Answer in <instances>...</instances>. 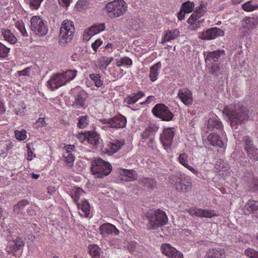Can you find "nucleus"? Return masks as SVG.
I'll return each instance as SVG.
<instances>
[{"label":"nucleus","instance_id":"nucleus-1","mask_svg":"<svg viewBox=\"0 0 258 258\" xmlns=\"http://www.w3.org/2000/svg\"><path fill=\"white\" fill-rule=\"evenodd\" d=\"M203 55L206 68L210 74L221 80L228 78V72L224 65L221 64V60L226 55L224 50L204 51Z\"/></svg>","mask_w":258,"mask_h":258},{"label":"nucleus","instance_id":"nucleus-2","mask_svg":"<svg viewBox=\"0 0 258 258\" xmlns=\"http://www.w3.org/2000/svg\"><path fill=\"white\" fill-rule=\"evenodd\" d=\"M222 113L229 119L232 129L236 130L244 125L249 118V109L243 103L231 104L225 106Z\"/></svg>","mask_w":258,"mask_h":258},{"label":"nucleus","instance_id":"nucleus-3","mask_svg":"<svg viewBox=\"0 0 258 258\" xmlns=\"http://www.w3.org/2000/svg\"><path fill=\"white\" fill-rule=\"evenodd\" d=\"M166 213L159 209H150L145 214L144 220L147 221L148 229H156L162 227L168 222Z\"/></svg>","mask_w":258,"mask_h":258},{"label":"nucleus","instance_id":"nucleus-4","mask_svg":"<svg viewBox=\"0 0 258 258\" xmlns=\"http://www.w3.org/2000/svg\"><path fill=\"white\" fill-rule=\"evenodd\" d=\"M69 94L72 97V106L75 109H86L88 94L82 87L78 86L71 89Z\"/></svg>","mask_w":258,"mask_h":258},{"label":"nucleus","instance_id":"nucleus-5","mask_svg":"<svg viewBox=\"0 0 258 258\" xmlns=\"http://www.w3.org/2000/svg\"><path fill=\"white\" fill-rule=\"evenodd\" d=\"M111 165L100 158L91 161V170L96 178H101L108 175L112 170Z\"/></svg>","mask_w":258,"mask_h":258},{"label":"nucleus","instance_id":"nucleus-6","mask_svg":"<svg viewBox=\"0 0 258 258\" xmlns=\"http://www.w3.org/2000/svg\"><path fill=\"white\" fill-rule=\"evenodd\" d=\"M127 6L124 0H114L106 5L105 10L108 16L114 19L122 16L127 11Z\"/></svg>","mask_w":258,"mask_h":258},{"label":"nucleus","instance_id":"nucleus-7","mask_svg":"<svg viewBox=\"0 0 258 258\" xmlns=\"http://www.w3.org/2000/svg\"><path fill=\"white\" fill-rule=\"evenodd\" d=\"M74 23L68 20H63L60 28L59 42L68 43L73 39L75 32Z\"/></svg>","mask_w":258,"mask_h":258},{"label":"nucleus","instance_id":"nucleus-8","mask_svg":"<svg viewBox=\"0 0 258 258\" xmlns=\"http://www.w3.org/2000/svg\"><path fill=\"white\" fill-rule=\"evenodd\" d=\"M30 29L34 34L40 37L46 36L48 32L46 21L39 16H34L30 19Z\"/></svg>","mask_w":258,"mask_h":258},{"label":"nucleus","instance_id":"nucleus-9","mask_svg":"<svg viewBox=\"0 0 258 258\" xmlns=\"http://www.w3.org/2000/svg\"><path fill=\"white\" fill-rule=\"evenodd\" d=\"M99 121L102 124H106L108 127L116 130L123 128L127 124L126 117L120 113L109 118L100 119Z\"/></svg>","mask_w":258,"mask_h":258},{"label":"nucleus","instance_id":"nucleus-10","mask_svg":"<svg viewBox=\"0 0 258 258\" xmlns=\"http://www.w3.org/2000/svg\"><path fill=\"white\" fill-rule=\"evenodd\" d=\"M152 113L155 117L165 121L171 120L174 117V114L169 110L168 107L163 103L155 105L152 109Z\"/></svg>","mask_w":258,"mask_h":258},{"label":"nucleus","instance_id":"nucleus-11","mask_svg":"<svg viewBox=\"0 0 258 258\" xmlns=\"http://www.w3.org/2000/svg\"><path fill=\"white\" fill-rule=\"evenodd\" d=\"M8 241L6 250L9 254H15L17 251L22 249L25 246V242L23 238L20 236H13L12 234L7 236Z\"/></svg>","mask_w":258,"mask_h":258},{"label":"nucleus","instance_id":"nucleus-12","mask_svg":"<svg viewBox=\"0 0 258 258\" xmlns=\"http://www.w3.org/2000/svg\"><path fill=\"white\" fill-rule=\"evenodd\" d=\"M175 187L180 192L185 193L191 188L192 182L190 177L185 174L177 175L175 176Z\"/></svg>","mask_w":258,"mask_h":258},{"label":"nucleus","instance_id":"nucleus-13","mask_svg":"<svg viewBox=\"0 0 258 258\" xmlns=\"http://www.w3.org/2000/svg\"><path fill=\"white\" fill-rule=\"evenodd\" d=\"M175 132L176 128L175 127H168L164 128L160 134V142L166 150H171Z\"/></svg>","mask_w":258,"mask_h":258},{"label":"nucleus","instance_id":"nucleus-14","mask_svg":"<svg viewBox=\"0 0 258 258\" xmlns=\"http://www.w3.org/2000/svg\"><path fill=\"white\" fill-rule=\"evenodd\" d=\"M66 84H67L61 73L54 74L47 82V86L51 91L56 90Z\"/></svg>","mask_w":258,"mask_h":258},{"label":"nucleus","instance_id":"nucleus-15","mask_svg":"<svg viewBox=\"0 0 258 258\" xmlns=\"http://www.w3.org/2000/svg\"><path fill=\"white\" fill-rule=\"evenodd\" d=\"M225 34L224 31L221 29L217 27H212L203 31L200 36L202 40H212L219 36H223Z\"/></svg>","mask_w":258,"mask_h":258},{"label":"nucleus","instance_id":"nucleus-16","mask_svg":"<svg viewBox=\"0 0 258 258\" xmlns=\"http://www.w3.org/2000/svg\"><path fill=\"white\" fill-rule=\"evenodd\" d=\"M188 213L190 215H194L199 218H211L219 216V214L214 210L202 209L201 208L191 209Z\"/></svg>","mask_w":258,"mask_h":258},{"label":"nucleus","instance_id":"nucleus-17","mask_svg":"<svg viewBox=\"0 0 258 258\" xmlns=\"http://www.w3.org/2000/svg\"><path fill=\"white\" fill-rule=\"evenodd\" d=\"M161 250L169 258H183V254L169 243L162 244Z\"/></svg>","mask_w":258,"mask_h":258},{"label":"nucleus","instance_id":"nucleus-18","mask_svg":"<svg viewBox=\"0 0 258 258\" xmlns=\"http://www.w3.org/2000/svg\"><path fill=\"white\" fill-rule=\"evenodd\" d=\"M124 144L125 142L123 140H112V141L107 142L105 149L106 153L111 155L118 151Z\"/></svg>","mask_w":258,"mask_h":258},{"label":"nucleus","instance_id":"nucleus-19","mask_svg":"<svg viewBox=\"0 0 258 258\" xmlns=\"http://www.w3.org/2000/svg\"><path fill=\"white\" fill-rule=\"evenodd\" d=\"M145 96V93L138 90L136 92H132L130 95H127L124 98L123 103L128 105H132L137 102L140 99Z\"/></svg>","mask_w":258,"mask_h":258},{"label":"nucleus","instance_id":"nucleus-20","mask_svg":"<svg viewBox=\"0 0 258 258\" xmlns=\"http://www.w3.org/2000/svg\"><path fill=\"white\" fill-rule=\"evenodd\" d=\"M99 230L100 233L103 237L107 236L109 234L118 235L119 234V231L116 227L109 223H104L101 225Z\"/></svg>","mask_w":258,"mask_h":258},{"label":"nucleus","instance_id":"nucleus-21","mask_svg":"<svg viewBox=\"0 0 258 258\" xmlns=\"http://www.w3.org/2000/svg\"><path fill=\"white\" fill-rule=\"evenodd\" d=\"M207 142L208 144L216 147L225 150L226 147V144L224 143L220 137L215 133L210 134L208 138Z\"/></svg>","mask_w":258,"mask_h":258},{"label":"nucleus","instance_id":"nucleus-22","mask_svg":"<svg viewBox=\"0 0 258 258\" xmlns=\"http://www.w3.org/2000/svg\"><path fill=\"white\" fill-rule=\"evenodd\" d=\"M105 29V24L104 23L94 24L85 31L84 37L86 40H89L91 36L99 33L104 31Z\"/></svg>","mask_w":258,"mask_h":258},{"label":"nucleus","instance_id":"nucleus-23","mask_svg":"<svg viewBox=\"0 0 258 258\" xmlns=\"http://www.w3.org/2000/svg\"><path fill=\"white\" fill-rule=\"evenodd\" d=\"M177 161L185 168L189 170L194 175L198 176V171L194 167L189 165V158L185 153H182L179 154Z\"/></svg>","mask_w":258,"mask_h":258},{"label":"nucleus","instance_id":"nucleus-24","mask_svg":"<svg viewBox=\"0 0 258 258\" xmlns=\"http://www.w3.org/2000/svg\"><path fill=\"white\" fill-rule=\"evenodd\" d=\"M180 100L186 105H191L192 103L191 92L187 88L180 89L177 94Z\"/></svg>","mask_w":258,"mask_h":258},{"label":"nucleus","instance_id":"nucleus-25","mask_svg":"<svg viewBox=\"0 0 258 258\" xmlns=\"http://www.w3.org/2000/svg\"><path fill=\"white\" fill-rule=\"evenodd\" d=\"M121 178L125 181H133L137 179L138 174L133 169H121L119 171Z\"/></svg>","mask_w":258,"mask_h":258},{"label":"nucleus","instance_id":"nucleus-26","mask_svg":"<svg viewBox=\"0 0 258 258\" xmlns=\"http://www.w3.org/2000/svg\"><path fill=\"white\" fill-rule=\"evenodd\" d=\"M225 250L221 247H214L209 249L206 253L205 258H225Z\"/></svg>","mask_w":258,"mask_h":258},{"label":"nucleus","instance_id":"nucleus-27","mask_svg":"<svg viewBox=\"0 0 258 258\" xmlns=\"http://www.w3.org/2000/svg\"><path fill=\"white\" fill-rule=\"evenodd\" d=\"M207 126L209 131L221 130L223 127L221 121L217 116L209 118Z\"/></svg>","mask_w":258,"mask_h":258},{"label":"nucleus","instance_id":"nucleus-28","mask_svg":"<svg viewBox=\"0 0 258 258\" xmlns=\"http://www.w3.org/2000/svg\"><path fill=\"white\" fill-rule=\"evenodd\" d=\"M161 67L162 64L160 61L157 62L150 67L149 78L151 81L153 82L157 80Z\"/></svg>","mask_w":258,"mask_h":258},{"label":"nucleus","instance_id":"nucleus-29","mask_svg":"<svg viewBox=\"0 0 258 258\" xmlns=\"http://www.w3.org/2000/svg\"><path fill=\"white\" fill-rule=\"evenodd\" d=\"M87 142L89 144L93 145L94 147H97L99 144V135L96 132H87Z\"/></svg>","mask_w":258,"mask_h":258},{"label":"nucleus","instance_id":"nucleus-30","mask_svg":"<svg viewBox=\"0 0 258 258\" xmlns=\"http://www.w3.org/2000/svg\"><path fill=\"white\" fill-rule=\"evenodd\" d=\"M2 34L5 40L7 41L12 44L16 43L17 41V38L12 33L10 30L3 29Z\"/></svg>","mask_w":258,"mask_h":258},{"label":"nucleus","instance_id":"nucleus-31","mask_svg":"<svg viewBox=\"0 0 258 258\" xmlns=\"http://www.w3.org/2000/svg\"><path fill=\"white\" fill-rule=\"evenodd\" d=\"M67 84L73 80L76 77L78 71L76 70H67L61 73Z\"/></svg>","mask_w":258,"mask_h":258},{"label":"nucleus","instance_id":"nucleus-32","mask_svg":"<svg viewBox=\"0 0 258 258\" xmlns=\"http://www.w3.org/2000/svg\"><path fill=\"white\" fill-rule=\"evenodd\" d=\"M88 248L89 252L92 258H100L101 248L97 244H90Z\"/></svg>","mask_w":258,"mask_h":258},{"label":"nucleus","instance_id":"nucleus-33","mask_svg":"<svg viewBox=\"0 0 258 258\" xmlns=\"http://www.w3.org/2000/svg\"><path fill=\"white\" fill-rule=\"evenodd\" d=\"M141 182L143 185L147 188L154 189L157 185L156 181L152 178H143Z\"/></svg>","mask_w":258,"mask_h":258},{"label":"nucleus","instance_id":"nucleus-34","mask_svg":"<svg viewBox=\"0 0 258 258\" xmlns=\"http://www.w3.org/2000/svg\"><path fill=\"white\" fill-rule=\"evenodd\" d=\"M242 143L243 146V149L245 152L248 150L255 147L252 139L248 136H245L242 137Z\"/></svg>","mask_w":258,"mask_h":258},{"label":"nucleus","instance_id":"nucleus-35","mask_svg":"<svg viewBox=\"0 0 258 258\" xmlns=\"http://www.w3.org/2000/svg\"><path fill=\"white\" fill-rule=\"evenodd\" d=\"M179 31L176 29L171 31H167L164 37L163 41H170L175 39L179 36Z\"/></svg>","mask_w":258,"mask_h":258},{"label":"nucleus","instance_id":"nucleus-36","mask_svg":"<svg viewBox=\"0 0 258 258\" xmlns=\"http://www.w3.org/2000/svg\"><path fill=\"white\" fill-rule=\"evenodd\" d=\"M28 200L24 199L19 201L17 204L14 206V212L16 213H22L25 207L29 205Z\"/></svg>","mask_w":258,"mask_h":258},{"label":"nucleus","instance_id":"nucleus-37","mask_svg":"<svg viewBox=\"0 0 258 258\" xmlns=\"http://www.w3.org/2000/svg\"><path fill=\"white\" fill-rule=\"evenodd\" d=\"M258 207V201L253 200H249L245 206V209L253 215L255 214V211Z\"/></svg>","mask_w":258,"mask_h":258},{"label":"nucleus","instance_id":"nucleus-38","mask_svg":"<svg viewBox=\"0 0 258 258\" xmlns=\"http://www.w3.org/2000/svg\"><path fill=\"white\" fill-rule=\"evenodd\" d=\"M247 157L253 162L258 161V149L255 146L246 152Z\"/></svg>","mask_w":258,"mask_h":258},{"label":"nucleus","instance_id":"nucleus-39","mask_svg":"<svg viewBox=\"0 0 258 258\" xmlns=\"http://www.w3.org/2000/svg\"><path fill=\"white\" fill-rule=\"evenodd\" d=\"M89 117L88 115L80 116L78 118V122L77 123V126L79 128L84 129L87 127L89 125Z\"/></svg>","mask_w":258,"mask_h":258},{"label":"nucleus","instance_id":"nucleus-40","mask_svg":"<svg viewBox=\"0 0 258 258\" xmlns=\"http://www.w3.org/2000/svg\"><path fill=\"white\" fill-rule=\"evenodd\" d=\"M195 5L194 2L187 1L181 4V9L184 13H190L194 10Z\"/></svg>","mask_w":258,"mask_h":258},{"label":"nucleus","instance_id":"nucleus-41","mask_svg":"<svg viewBox=\"0 0 258 258\" xmlns=\"http://www.w3.org/2000/svg\"><path fill=\"white\" fill-rule=\"evenodd\" d=\"M84 213V216L88 217L90 214V204L88 201L84 200L82 201L81 204L78 206Z\"/></svg>","mask_w":258,"mask_h":258},{"label":"nucleus","instance_id":"nucleus-42","mask_svg":"<svg viewBox=\"0 0 258 258\" xmlns=\"http://www.w3.org/2000/svg\"><path fill=\"white\" fill-rule=\"evenodd\" d=\"M44 0H24V2L26 4L28 5L31 10H38L41 3Z\"/></svg>","mask_w":258,"mask_h":258},{"label":"nucleus","instance_id":"nucleus-43","mask_svg":"<svg viewBox=\"0 0 258 258\" xmlns=\"http://www.w3.org/2000/svg\"><path fill=\"white\" fill-rule=\"evenodd\" d=\"M90 79L94 82L95 85L99 88L101 87L103 84V81L101 80V77L99 74H92L89 75Z\"/></svg>","mask_w":258,"mask_h":258},{"label":"nucleus","instance_id":"nucleus-44","mask_svg":"<svg viewBox=\"0 0 258 258\" xmlns=\"http://www.w3.org/2000/svg\"><path fill=\"white\" fill-rule=\"evenodd\" d=\"M64 158V161L70 167H72L73 165L75 159V156L72 153H64L63 155Z\"/></svg>","mask_w":258,"mask_h":258},{"label":"nucleus","instance_id":"nucleus-45","mask_svg":"<svg viewBox=\"0 0 258 258\" xmlns=\"http://www.w3.org/2000/svg\"><path fill=\"white\" fill-rule=\"evenodd\" d=\"M10 51V48L7 47L5 45L0 42V58H5L7 57Z\"/></svg>","mask_w":258,"mask_h":258},{"label":"nucleus","instance_id":"nucleus-46","mask_svg":"<svg viewBox=\"0 0 258 258\" xmlns=\"http://www.w3.org/2000/svg\"><path fill=\"white\" fill-rule=\"evenodd\" d=\"M252 0L247 2L242 5V9L246 12H252L258 9V5H252L251 3Z\"/></svg>","mask_w":258,"mask_h":258},{"label":"nucleus","instance_id":"nucleus-47","mask_svg":"<svg viewBox=\"0 0 258 258\" xmlns=\"http://www.w3.org/2000/svg\"><path fill=\"white\" fill-rule=\"evenodd\" d=\"M244 21L248 29L253 28L258 24V21L257 19H255L254 17H247L245 19Z\"/></svg>","mask_w":258,"mask_h":258},{"label":"nucleus","instance_id":"nucleus-48","mask_svg":"<svg viewBox=\"0 0 258 258\" xmlns=\"http://www.w3.org/2000/svg\"><path fill=\"white\" fill-rule=\"evenodd\" d=\"M15 136L18 140L24 141L27 138L26 131L24 129L21 131L16 130L15 131Z\"/></svg>","mask_w":258,"mask_h":258},{"label":"nucleus","instance_id":"nucleus-49","mask_svg":"<svg viewBox=\"0 0 258 258\" xmlns=\"http://www.w3.org/2000/svg\"><path fill=\"white\" fill-rule=\"evenodd\" d=\"M84 191L82 189L80 188H78L74 191V192L72 193V198L74 199L77 206H79V200L81 194Z\"/></svg>","mask_w":258,"mask_h":258},{"label":"nucleus","instance_id":"nucleus-50","mask_svg":"<svg viewBox=\"0 0 258 258\" xmlns=\"http://www.w3.org/2000/svg\"><path fill=\"white\" fill-rule=\"evenodd\" d=\"M249 190L251 192H258V179L257 178H252L251 183L248 185Z\"/></svg>","mask_w":258,"mask_h":258},{"label":"nucleus","instance_id":"nucleus-51","mask_svg":"<svg viewBox=\"0 0 258 258\" xmlns=\"http://www.w3.org/2000/svg\"><path fill=\"white\" fill-rule=\"evenodd\" d=\"M245 254L249 258H258V251L248 248L244 251Z\"/></svg>","mask_w":258,"mask_h":258},{"label":"nucleus","instance_id":"nucleus-52","mask_svg":"<svg viewBox=\"0 0 258 258\" xmlns=\"http://www.w3.org/2000/svg\"><path fill=\"white\" fill-rule=\"evenodd\" d=\"M16 27L21 32L24 37H28V34L25 29V25L23 22H17L16 23Z\"/></svg>","mask_w":258,"mask_h":258},{"label":"nucleus","instance_id":"nucleus-53","mask_svg":"<svg viewBox=\"0 0 258 258\" xmlns=\"http://www.w3.org/2000/svg\"><path fill=\"white\" fill-rule=\"evenodd\" d=\"M88 4L87 0H79L76 4V8L77 9L86 10L87 8Z\"/></svg>","mask_w":258,"mask_h":258},{"label":"nucleus","instance_id":"nucleus-54","mask_svg":"<svg viewBox=\"0 0 258 258\" xmlns=\"http://www.w3.org/2000/svg\"><path fill=\"white\" fill-rule=\"evenodd\" d=\"M87 132L88 131L81 132L76 135V137L81 143H84L86 141H87Z\"/></svg>","mask_w":258,"mask_h":258},{"label":"nucleus","instance_id":"nucleus-55","mask_svg":"<svg viewBox=\"0 0 258 258\" xmlns=\"http://www.w3.org/2000/svg\"><path fill=\"white\" fill-rule=\"evenodd\" d=\"M200 18V17L194 12V13L192 14L188 19L187 22L190 26H194L196 24L197 20Z\"/></svg>","mask_w":258,"mask_h":258},{"label":"nucleus","instance_id":"nucleus-56","mask_svg":"<svg viewBox=\"0 0 258 258\" xmlns=\"http://www.w3.org/2000/svg\"><path fill=\"white\" fill-rule=\"evenodd\" d=\"M153 134H152L150 131L148 129H146L142 133L141 137L142 140H146V139H150V138H154Z\"/></svg>","mask_w":258,"mask_h":258},{"label":"nucleus","instance_id":"nucleus-57","mask_svg":"<svg viewBox=\"0 0 258 258\" xmlns=\"http://www.w3.org/2000/svg\"><path fill=\"white\" fill-rule=\"evenodd\" d=\"M113 58L112 57H105L101 61V66L105 69L108 65L113 61Z\"/></svg>","mask_w":258,"mask_h":258},{"label":"nucleus","instance_id":"nucleus-58","mask_svg":"<svg viewBox=\"0 0 258 258\" xmlns=\"http://www.w3.org/2000/svg\"><path fill=\"white\" fill-rule=\"evenodd\" d=\"M31 68L28 67L25 69L18 71V74L19 76H29L30 75Z\"/></svg>","mask_w":258,"mask_h":258},{"label":"nucleus","instance_id":"nucleus-59","mask_svg":"<svg viewBox=\"0 0 258 258\" xmlns=\"http://www.w3.org/2000/svg\"><path fill=\"white\" fill-rule=\"evenodd\" d=\"M102 44V41L100 39L96 40L92 43L91 47L93 50L96 52L98 47Z\"/></svg>","mask_w":258,"mask_h":258},{"label":"nucleus","instance_id":"nucleus-60","mask_svg":"<svg viewBox=\"0 0 258 258\" xmlns=\"http://www.w3.org/2000/svg\"><path fill=\"white\" fill-rule=\"evenodd\" d=\"M159 128V126L156 123H151L148 129L152 134H155Z\"/></svg>","mask_w":258,"mask_h":258},{"label":"nucleus","instance_id":"nucleus-61","mask_svg":"<svg viewBox=\"0 0 258 258\" xmlns=\"http://www.w3.org/2000/svg\"><path fill=\"white\" fill-rule=\"evenodd\" d=\"M36 124L38 127H44L47 125V123L45 121V118L43 117L39 118L36 121Z\"/></svg>","mask_w":258,"mask_h":258},{"label":"nucleus","instance_id":"nucleus-62","mask_svg":"<svg viewBox=\"0 0 258 258\" xmlns=\"http://www.w3.org/2000/svg\"><path fill=\"white\" fill-rule=\"evenodd\" d=\"M76 146L74 145H67L65 146L63 149H65L66 153H72V152L75 151Z\"/></svg>","mask_w":258,"mask_h":258},{"label":"nucleus","instance_id":"nucleus-63","mask_svg":"<svg viewBox=\"0 0 258 258\" xmlns=\"http://www.w3.org/2000/svg\"><path fill=\"white\" fill-rule=\"evenodd\" d=\"M122 61H123V66H131L133 64L132 60L128 57H122Z\"/></svg>","mask_w":258,"mask_h":258},{"label":"nucleus","instance_id":"nucleus-64","mask_svg":"<svg viewBox=\"0 0 258 258\" xmlns=\"http://www.w3.org/2000/svg\"><path fill=\"white\" fill-rule=\"evenodd\" d=\"M206 11L207 10H205V9H200L196 7L195 12L201 18L205 15Z\"/></svg>","mask_w":258,"mask_h":258}]
</instances>
